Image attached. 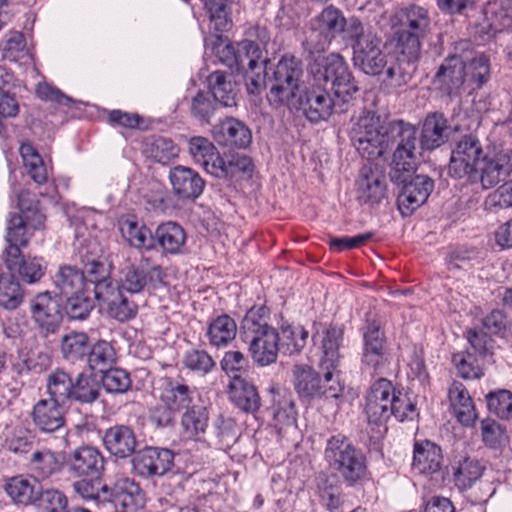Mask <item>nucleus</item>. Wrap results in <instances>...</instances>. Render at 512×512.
I'll return each mask as SVG.
<instances>
[{"label":"nucleus","mask_w":512,"mask_h":512,"mask_svg":"<svg viewBox=\"0 0 512 512\" xmlns=\"http://www.w3.org/2000/svg\"><path fill=\"white\" fill-rule=\"evenodd\" d=\"M71 403L92 404L100 396V385L91 373L81 372L73 378Z\"/></svg>","instance_id":"50"},{"label":"nucleus","mask_w":512,"mask_h":512,"mask_svg":"<svg viewBox=\"0 0 512 512\" xmlns=\"http://www.w3.org/2000/svg\"><path fill=\"white\" fill-rule=\"evenodd\" d=\"M317 494L322 505L330 511L342 505V489L334 479L328 476L323 475L317 478Z\"/></svg>","instance_id":"57"},{"label":"nucleus","mask_w":512,"mask_h":512,"mask_svg":"<svg viewBox=\"0 0 512 512\" xmlns=\"http://www.w3.org/2000/svg\"><path fill=\"white\" fill-rule=\"evenodd\" d=\"M316 66V70L312 69L314 82L328 87L342 103L348 102L358 92V86L341 55L331 53L320 62L316 61Z\"/></svg>","instance_id":"5"},{"label":"nucleus","mask_w":512,"mask_h":512,"mask_svg":"<svg viewBox=\"0 0 512 512\" xmlns=\"http://www.w3.org/2000/svg\"><path fill=\"white\" fill-rule=\"evenodd\" d=\"M269 316L270 310L265 305L251 307L241 322V339H249L264 331L268 332V329H275L268 324Z\"/></svg>","instance_id":"47"},{"label":"nucleus","mask_w":512,"mask_h":512,"mask_svg":"<svg viewBox=\"0 0 512 512\" xmlns=\"http://www.w3.org/2000/svg\"><path fill=\"white\" fill-rule=\"evenodd\" d=\"M448 124L442 113H433L426 117L421 133V147L434 150L440 147L448 138Z\"/></svg>","instance_id":"37"},{"label":"nucleus","mask_w":512,"mask_h":512,"mask_svg":"<svg viewBox=\"0 0 512 512\" xmlns=\"http://www.w3.org/2000/svg\"><path fill=\"white\" fill-rule=\"evenodd\" d=\"M302 63L294 56H283L275 66L272 84L267 94L269 103L275 108L294 104L299 96Z\"/></svg>","instance_id":"6"},{"label":"nucleus","mask_w":512,"mask_h":512,"mask_svg":"<svg viewBox=\"0 0 512 512\" xmlns=\"http://www.w3.org/2000/svg\"><path fill=\"white\" fill-rule=\"evenodd\" d=\"M450 408L458 422L464 426H471L477 419L476 408L472 397L466 387L454 381L448 389Z\"/></svg>","instance_id":"32"},{"label":"nucleus","mask_w":512,"mask_h":512,"mask_svg":"<svg viewBox=\"0 0 512 512\" xmlns=\"http://www.w3.org/2000/svg\"><path fill=\"white\" fill-rule=\"evenodd\" d=\"M102 441L105 449L112 456L120 459L131 456L137 446L134 431L126 425H114L106 429Z\"/></svg>","instance_id":"28"},{"label":"nucleus","mask_w":512,"mask_h":512,"mask_svg":"<svg viewBox=\"0 0 512 512\" xmlns=\"http://www.w3.org/2000/svg\"><path fill=\"white\" fill-rule=\"evenodd\" d=\"M5 264L11 273H17L29 284L39 281L44 274L42 259L24 258L21 256L20 249L16 247L5 250Z\"/></svg>","instance_id":"31"},{"label":"nucleus","mask_w":512,"mask_h":512,"mask_svg":"<svg viewBox=\"0 0 512 512\" xmlns=\"http://www.w3.org/2000/svg\"><path fill=\"white\" fill-rule=\"evenodd\" d=\"M6 493L18 504L28 505L35 502L39 496V486L35 481L14 477L5 486Z\"/></svg>","instance_id":"54"},{"label":"nucleus","mask_w":512,"mask_h":512,"mask_svg":"<svg viewBox=\"0 0 512 512\" xmlns=\"http://www.w3.org/2000/svg\"><path fill=\"white\" fill-rule=\"evenodd\" d=\"M105 295L96 299L107 304V310L110 317L124 322L135 317L137 313V305L124 295L120 288L111 287L104 292Z\"/></svg>","instance_id":"36"},{"label":"nucleus","mask_w":512,"mask_h":512,"mask_svg":"<svg viewBox=\"0 0 512 512\" xmlns=\"http://www.w3.org/2000/svg\"><path fill=\"white\" fill-rule=\"evenodd\" d=\"M365 414L369 423L380 425L391 416L399 421L411 420L416 408L409 396L397 390L390 380L379 378L367 392Z\"/></svg>","instance_id":"2"},{"label":"nucleus","mask_w":512,"mask_h":512,"mask_svg":"<svg viewBox=\"0 0 512 512\" xmlns=\"http://www.w3.org/2000/svg\"><path fill=\"white\" fill-rule=\"evenodd\" d=\"M178 148L169 138L152 137L146 144L147 156L155 162L167 164L171 159L177 157Z\"/></svg>","instance_id":"58"},{"label":"nucleus","mask_w":512,"mask_h":512,"mask_svg":"<svg viewBox=\"0 0 512 512\" xmlns=\"http://www.w3.org/2000/svg\"><path fill=\"white\" fill-rule=\"evenodd\" d=\"M24 299V291L12 274H0V307L17 309Z\"/></svg>","instance_id":"56"},{"label":"nucleus","mask_w":512,"mask_h":512,"mask_svg":"<svg viewBox=\"0 0 512 512\" xmlns=\"http://www.w3.org/2000/svg\"><path fill=\"white\" fill-rule=\"evenodd\" d=\"M213 137L221 146L239 149L247 148L252 142L250 129L242 121L232 117L214 126Z\"/></svg>","instance_id":"27"},{"label":"nucleus","mask_w":512,"mask_h":512,"mask_svg":"<svg viewBox=\"0 0 512 512\" xmlns=\"http://www.w3.org/2000/svg\"><path fill=\"white\" fill-rule=\"evenodd\" d=\"M466 81V60L463 55H450L444 59L432 83L443 95L459 96Z\"/></svg>","instance_id":"14"},{"label":"nucleus","mask_w":512,"mask_h":512,"mask_svg":"<svg viewBox=\"0 0 512 512\" xmlns=\"http://www.w3.org/2000/svg\"><path fill=\"white\" fill-rule=\"evenodd\" d=\"M34 426L43 433H53L64 429L65 413L63 406L49 399H40L31 412Z\"/></svg>","instance_id":"26"},{"label":"nucleus","mask_w":512,"mask_h":512,"mask_svg":"<svg viewBox=\"0 0 512 512\" xmlns=\"http://www.w3.org/2000/svg\"><path fill=\"white\" fill-rule=\"evenodd\" d=\"M105 458L102 452L90 445H82L64 458V467L73 477L100 478L104 471Z\"/></svg>","instance_id":"12"},{"label":"nucleus","mask_w":512,"mask_h":512,"mask_svg":"<svg viewBox=\"0 0 512 512\" xmlns=\"http://www.w3.org/2000/svg\"><path fill=\"white\" fill-rule=\"evenodd\" d=\"M345 27L346 18L341 10L332 5L327 6L309 22L305 40L307 51L311 55L323 53L331 41L344 32Z\"/></svg>","instance_id":"7"},{"label":"nucleus","mask_w":512,"mask_h":512,"mask_svg":"<svg viewBox=\"0 0 512 512\" xmlns=\"http://www.w3.org/2000/svg\"><path fill=\"white\" fill-rule=\"evenodd\" d=\"M488 410L501 419L512 418V392L498 390L486 395Z\"/></svg>","instance_id":"63"},{"label":"nucleus","mask_w":512,"mask_h":512,"mask_svg":"<svg viewBox=\"0 0 512 512\" xmlns=\"http://www.w3.org/2000/svg\"><path fill=\"white\" fill-rule=\"evenodd\" d=\"M144 263L148 266L149 259H143L140 266L131 265L124 269L117 288L134 294L159 287L164 278L162 268L159 265L144 267Z\"/></svg>","instance_id":"16"},{"label":"nucleus","mask_w":512,"mask_h":512,"mask_svg":"<svg viewBox=\"0 0 512 512\" xmlns=\"http://www.w3.org/2000/svg\"><path fill=\"white\" fill-rule=\"evenodd\" d=\"M295 388L300 397L306 399H338L343 393V385L339 375L333 376L329 382L321 380L319 374L307 365H296L293 370ZM325 374V371H323Z\"/></svg>","instance_id":"11"},{"label":"nucleus","mask_w":512,"mask_h":512,"mask_svg":"<svg viewBox=\"0 0 512 512\" xmlns=\"http://www.w3.org/2000/svg\"><path fill=\"white\" fill-rule=\"evenodd\" d=\"M237 64L234 69L237 72H254L257 68L266 64L267 60H261L262 50L255 42L251 40H243L237 43Z\"/></svg>","instance_id":"51"},{"label":"nucleus","mask_w":512,"mask_h":512,"mask_svg":"<svg viewBox=\"0 0 512 512\" xmlns=\"http://www.w3.org/2000/svg\"><path fill=\"white\" fill-rule=\"evenodd\" d=\"M229 387L232 402L242 411L254 413L259 409L260 397L252 383L240 375H234Z\"/></svg>","instance_id":"35"},{"label":"nucleus","mask_w":512,"mask_h":512,"mask_svg":"<svg viewBox=\"0 0 512 512\" xmlns=\"http://www.w3.org/2000/svg\"><path fill=\"white\" fill-rule=\"evenodd\" d=\"M271 410L276 423L282 427L295 426L297 411L290 392L281 388H272Z\"/></svg>","instance_id":"39"},{"label":"nucleus","mask_w":512,"mask_h":512,"mask_svg":"<svg viewBox=\"0 0 512 512\" xmlns=\"http://www.w3.org/2000/svg\"><path fill=\"white\" fill-rule=\"evenodd\" d=\"M344 331L338 326L326 327L322 333H315L312 337L315 343L320 344L322 355L320 368L325 371V381L329 382L333 376L339 375L338 366L341 360L340 348L343 342Z\"/></svg>","instance_id":"13"},{"label":"nucleus","mask_w":512,"mask_h":512,"mask_svg":"<svg viewBox=\"0 0 512 512\" xmlns=\"http://www.w3.org/2000/svg\"><path fill=\"white\" fill-rule=\"evenodd\" d=\"M464 59L466 60V81L474 84L476 88L482 87L490 76L488 58L480 54L472 59L464 56Z\"/></svg>","instance_id":"62"},{"label":"nucleus","mask_w":512,"mask_h":512,"mask_svg":"<svg viewBox=\"0 0 512 512\" xmlns=\"http://www.w3.org/2000/svg\"><path fill=\"white\" fill-rule=\"evenodd\" d=\"M243 342L249 346V352L255 363L260 366H268L276 362L280 349V335L276 329H268L261 335L245 339Z\"/></svg>","instance_id":"29"},{"label":"nucleus","mask_w":512,"mask_h":512,"mask_svg":"<svg viewBox=\"0 0 512 512\" xmlns=\"http://www.w3.org/2000/svg\"><path fill=\"white\" fill-rule=\"evenodd\" d=\"M281 346L289 354L299 353L306 345L308 331L300 325H283L280 329Z\"/></svg>","instance_id":"60"},{"label":"nucleus","mask_w":512,"mask_h":512,"mask_svg":"<svg viewBox=\"0 0 512 512\" xmlns=\"http://www.w3.org/2000/svg\"><path fill=\"white\" fill-rule=\"evenodd\" d=\"M120 231L130 246L137 249H153V233L144 224L133 219H126L121 222Z\"/></svg>","instance_id":"52"},{"label":"nucleus","mask_w":512,"mask_h":512,"mask_svg":"<svg viewBox=\"0 0 512 512\" xmlns=\"http://www.w3.org/2000/svg\"><path fill=\"white\" fill-rule=\"evenodd\" d=\"M169 181L174 194L184 200L197 199L205 187V181L197 171L182 165L170 169Z\"/></svg>","instance_id":"23"},{"label":"nucleus","mask_w":512,"mask_h":512,"mask_svg":"<svg viewBox=\"0 0 512 512\" xmlns=\"http://www.w3.org/2000/svg\"><path fill=\"white\" fill-rule=\"evenodd\" d=\"M485 155L482 144L476 136H463L452 150L449 174L458 179L465 177L472 181L477 179L478 167Z\"/></svg>","instance_id":"10"},{"label":"nucleus","mask_w":512,"mask_h":512,"mask_svg":"<svg viewBox=\"0 0 512 512\" xmlns=\"http://www.w3.org/2000/svg\"><path fill=\"white\" fill-rule=\"evenodd\" d=\"M186 232L174 221L159 224L153 233V244L156 243L165 256L183 255L186 251Z\"/></svg>","instance_id":"25"},{"label":"nucleus","mask_w":512,"mask_h":512,"mask_svg":"<svg viewBox=\"0 0 512 512\" xmlns=\"http://www.w3.org/2000/svg\"><path fill=\"white\" fill-rule=\"evenodd\" d=\"M396 52V63L388 67L386 78L390 87L402 88L412 80L421 53L411 56L404 48H396Z\"/></svg>","instance_id":"34"},{"label":"nucleus","mask_w":512,"mask_h":512,"mask_svg":"<svg viewBox=\"0 0 512 512\" xmlns=\"http://www.w3.org/2000/svg\"><path fill=\"white\" fill-rule=\"evenodd\" d=\"M2 54L4 59L11 62L26 57L28 49L23 34L16 31L7 33L2 43Z\"/></svg>","instance_id":"64"},{"label":"nucleus","mask_w":512,"mask_h":512,"mask_svg":"<svg viewBox=\"0 0 512 512\" xmlns=\"http://www.w3.org/2000/svg\"><path fill=\"white\" fill-rule=\"evenodd\" d=\"M353 63L366 75L381 74L387 65V55L381 48V40L367 37L359 43H353Z\"/></svg>","instance_id":"18"},{"label":"nucleus","mask_w":512,"mask_h":512,"mask_svg":"<svg viewBox=\"0 0 512 512\" xmlns=\"http://www.w3.org/2000/svg\"><path fill=\"white\" fill-rule=\"evenodd\" d=\"M325 459L348 486L361 484L369 478L365 454L344 435L338 434L328 439Z\"/></svg>","instance_id":"4"},{"label":"nucleus","mask_w":512,"mask_h":512,"mask_svg":"<svg viewBox=\"0 0 512 512\" xmlns=\"http://www.w3.org/2000/svg\"><path fill=\"white\" fill-rule=\"evenodd\" d=\"M88 365L92 370L104 372L107 366L112 365L116 359V353L112 345L104 340L97 341L87 354Z\"/></svg>","instance_id":"59"},{"label":"nucleus","mask_w":512,"mask_h":512,"mask_svg":"<svg viewBox=\"0 0 512 512\" xmlns=\"http://www.w3.org/2000/svg\"><path fill=\"white\" fill-rule=\"evenodd\" d=\"M173 463L172 451L158 447H146L137 451L132 458L134 471L143 478L161 477L172 468Z\"/></svg>","instance_id":"15"},{"label":"nucleus","mask_w":512,"mask_h":512,"mask_svg":"<svg viewBox=\"0 0 512 512\" xmlns=\"http://www.w3.org/2000/svg\"><path fill=\"white\" fill-rule=\"evenodd\" d=\"M53 282L59 293L64 297L86 290L84 273L71 265L61 266L54 275Z\"/></svg>","instance_id":"45"},{"label":"nucleus","mask_w":512,"mask_h":512,"mask_svg":"<svg viewBox=\"0 0 512 512\" xmlns=\"http://www.w3.org/2000/svg\"><path fill=\"white\" fill-rule=\"evenodd\" d=\"M32 318L43 333H54L62 321L61 304L49 292L40 293L30 303Z\"/></svg>","instance_id":"20"},{"label":"nucleus","mask_w":512,"mask_h":512,"mask_svg":"<svg viewBox=\"0 0 512 512\" xmlns=\"http://www.w3.org/2000/svg\"><path fill=\"white\" fill-rule=\"evenodd\" d=\"M77 249L79 257L84 264L82 271L85 276V288L90 290L93 285L95 298L105 295L104 292L113 287L109 280V269L107 265L99 259L100 249L93 240H80L77 238Z\"/></svg>","instance_id":"9"},{"label":"nucleus","mask_w":512,"mask_h":512,"mask_svg":"<svg viewBox=\"0 0 512 512\" xmlns=\"http://www.w3.org/2000/svg\"><path fill=\"white\" fill-rule=\"evenodd\" d=\"M452 470L455 485L460 490H466L482 477L485 467L479 460L463 456L454 462Z\"/></svg>","instance_id":"44"},{"label":"nucleus","mask_w":512,"mask_h":512,"mask_svg":"<svg viewBox=\"0 0 512 512\" xmlns=\"http://www.w3.org/2000/svg\"><path fill=\"white\" fill-rule=\"evenodd\" d=\"M332 92L328 87L314 83L304 96L299 97V104L306 118L312 123L327 120L333 113V109L341 102L331 97Z\"/></svg>","instance_id":"17"},{"label":"nucleus","mask_w":512,"mask_h":512,"mask_svg":"<svg viewBox=\"0 0 512 512\" xmlns=\"http://www.w3.org/2000/svg\"><path fill=\"white\" fill-rule=\"evenodd\" d=\"M88 290L66 297L65 311L70 319L84 320L94 308V301Z\"/></svg>","instance_id":"61"},{"label":"nucleus","mask_w":512,"mask_h":512,"mask_svg":"<svg viewBox=\"0 0 512 512\" xmlns=\"http://www.w3.org/2000/svg\"><path fill=\"white\" fill-rule=\"evenodd\" d=\"M512 172V157L508 151L486 154L479 167L478 177L484 189L496 186Z\"/></svg>","instance_id":"21"},{"label":"nucleus","mask_w":512,"mask_h":512,"mask_svg":"<svg viewBox=\"0 0 512 512\" xmlns=\"http://www.w3.org/2000/svg\"><path fill=\"white\" fill-rule=\"evenodd\" d=\"M396 48H404L411 56L421 53V40L431 30L428 10L416 4L397 9L390 17Z\"/></svg>","instance_id":"3"},{"label":"nucleus","mask_w":512,"mask_h":512,"mask_svg":"<svg viewBox=\"0 0 512 512\" xmlns=\"http://www.w3.org/2000/svg\"><path fill=\"white\" fill-rule=\"evenodd\" d=\"M73 378L63 369L50 372L46 378V393L49 400L62 406L71 404Z\"/></svg>","instance_id":"43"},{"label":"nucleus","mask_w":512,"mask_h":512,"mask_svg":"<svg viewBox=\"0 0 512 512\" xmlns=\"http://www.w3.org/2000/svg\"><path fill=\"white\" fill-rule=\"evenodd\" d=\"M237 335L236 321L227 314L212 319L206 331L209 344L216 348L227 347Z\"/></svg>","instance_id":"40"},{"label":"nucleus","mask_w":512,"mask_h":512,"mask_svg":"<svg viewBox=\"0 0 512 512\" xmlns=\"http://www.w3.org/2000/svg\"><path fill=\"white\" fill-rule=\"evenodd\" d=\"M252 170L253 162L250 157L244 154H233L226 159L220 156L216 167L212 168V176L218 179H233Z\"/></svg>","instance_id":"46"},{"label":"nucleus","mask_w":512,"mask_h":512,"mask_svg":"<svg viewBox=\"0 0 512 512\" xmlns=\"http://www.w3.org/2000/svg\"><path fill=\"white\" fill-rule=\"evenodd\" d=\"M23 166L30 178L38 185L48 180V170L43 158L30 142H22L19 147Z\"/></svg>","instance_id":"48"},{"label":"nucleus","mask_w":512,"mask_h":512,"mask_svg":"<svg viewBox=\"0 0 512 512\" xmlns=\"http://www.w3.org/2000/svg\"><path fill=\"white\" fill-rule=\"evenodd\" d=\"M108 502L105 512L117 506H121L125 512H134L144 506V494L138 484L123 477L109 487Z\"/></svg>","instance_id":"22"},{"label":"nucleus","mask_w":512,"mask_h":512,"mask_svg":"<svg viewBox=\"0 0 512 512\" xmlns=\"http://www.w3.org/2000/svg\"><path fill=\"white\" fill-rule=\"evenodd\" d=\"M357 186V199L361 204L375 206L386 196L384 176L372 167L362 168Z\"/></svg>","instance_id":"30"},{"label":"nucleus","mask_w":512,"mask_h":512,"mask_svg":"<svg viewBox=\"0 0 512 512\" xmlns=\"http://www.w3.org/2000/svg\"><path fill=\"white\" fill-rule=\"evenodd\" d=\"M208 411L200 405H191L181 417V427L188 438L197 437L208 426Z\"/></svg>","instance_id":"53"},{"label":"nucleus","mask_w":512,"mask_h":512,"mask_svg":"<svg viewBox=\"0 0 512 512\" xmlns=\"http://www.w3.org/2000/svg\"><path fill=\"white\" fill-rule=\"evenodd\" d=\"M359 154L368 160L394 149L389 176L392 182H404L415 171L418 147L417 129L403 120L385 122L373 112H364L350 131Z\"/></svg>","instance_id":"1"},{"label":"nucleus","mask_w":512,"mask_h":512,"mask_svg":"<svg viewBox=\"0 0 512 512\" xmlns=\"http://www.w3.org/2000/svg\"><path fill=\"white\" fill-rule=\"evenodd\" d=\"M73 483L74 492L82 499L92 503L99 512L106 511L109 486L100 487L99 478L80 477Z\"/></svg>","instance_id":"42"},{"label":"nucleus","mask_w":512,"mask_h":512,"mask_svg":"<svg viewBox=\"0 0 512 512\" xmlns=\"http://www.w3.org/2000/svg\"><path fill=\"white\" fill-rule=\"evenodd\" d=\"M197 395L196 388L187 384L181 378L166 377L162 379L160 400L164 405L180 412L194 404Z\"/></svg>","instance_id":"24"},{"label":"nucleus","mask_w":512,"mask_h":512,"mask_svg":"<svg viewBox=\"0 0 512 512\" xmlns=\"http://www.w3.org/2000/svg\"><path fill=\"white\" fill-rule=\"evenodd\" d=\"M188 152L194 162L212 176V168L221 156L213 142L203 136H193L188 140Z\"/></svg>","instance_id":"38"},{"label":"nucleus","mask_w":512,"mask_h":512,"mask_svg":"<svg viewBox=\"0 0 512 512\" xmlns=\"http://www.w3.org/2000/svg\"><path fill=\"white\" fill-rule=\"evenodd\" d=\"M403 184V188L398 195V209L403 216L412 214L417 208L423 205L434 188L433 180L426 175L413 174L404 182H395Z\"/></svg>","instance_id":"19"},{"label":"nucleus","mask_w":512,"mask_h":512,"mask_svg":"<svg viewBox=\"0 0 512 512\" xmlns=\"http://www.w3.org/2000/svg\"><path fill=\"white\" fill-rule=\"evenodd\" d=\"M443 461L441 447L425 440L414 444L412 469L419 473L430 475L441 469Z\"/></svg>","instance_id":"33"},{"label":"nucleus","mask_w":512,"mask_h":512,"mask_svg":"<svg viewBox=\"0 0 512 512\" xmlns=\"http://www.w3.org/2000/svg\"><path fill=\"white\" fill-rule=\"evenodd\" d=\"M208 85L215 101L226 107L236 105V85L224 72L211 73L208 77Z\"/></svg>","instance_id":"49"},{"label":"nucleus","mask_w":512,"mask_h":512,"mask_svg":"<svg viewBox=\"0 0 512 512\" xmlns=\"http://www.w3.org/2000/svg\"><path fill=\"white\" fill-rule=\"evenodd\" d=\"M90 350L89 338L86 333L71 332L61 340L62 356L68 361L81 360Z\"/></svg>","instance_id":"55"},{"label":"nucleus","mask_w":512,"mask_h":512,"mask_svg":"<svg viewBox=\"0 0 512 512\" xmlns=\"http://www.w3.org/2000/svg\"><path fill=\"white\" fill-rule=\"evenodd\" d=\"M363 339L362 365L382 373L390 364L391 356L387 346V338L380 321L368 319L361 328Z\"/></svg>","instance_id":"8"},{"label":"nucleus","mask_w":512,"mask_h":512,"mask_svg":"<svg viewBox=\"0 0 512 512\" xmlns=\"http://www.w3.org/2000/svg\"><path fill=\"white\" fill-rule=\"evenodd\" d=\"M44 223V215L35 212L34 219L32 222L28 220V216L25 215V220L21 215L13 214L8 220L7 224V235L6 241L9 244L6 250H11L12 247L19 248L20 246H26L28 238L26 236L27 226H31L34 229L40 228Z\"/></svg>","instance_id":"41"}]
</instances>
